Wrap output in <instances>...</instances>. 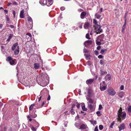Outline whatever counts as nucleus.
Returning a JSON list of instances; mask_svg holds the SVG:
<instances>
[{"mask_svg":"<svg viewBox=\"0 0 131 131\" xmlns=\"http://www.w3.org/2000/svg\"><path fill=\"white\" fill-rule=\"evenodd\" d=\"M49 78L46 74L39 75L37 78V81L40 85L43 87L46 86L49 83Z\"/></svg>","mask_w":131,"mask_h":131,"instance_id":"1","label":"nucleus"},{"mask_svg":"<svg viewBox=\"0 0 131 131\" xmlns=\"http://www.w3.org/2000/svg\"><path fill=\"white\" fill-rule=\"evenodd\" d=\"M121 111H118V118L120 120L122 119V120L124 119L125 118L126 113L125 112H122V110L121 109Z\"/></svg>","mask_w":131,"mask_h":131,"instance_id":"2","label":"nucleus"},{"mask_svg":"<svg viewBox=\"0 0 131 131\" xmlns=\"http://www.w3.org/2000/svg\"><path fill=\"white\" fill-rule=\"evenodd\" d=\"M101 27L99 25H96L95 27V29L96 30V35L98 34H100L103 31L102 29H101Z\"/></svg>","mask_w":131,"mask_h":131,"instance_id":"3","label":"nucleus"},{"mask_svg":"<svg viewBox=\"0 0 131 131\" xmlns=\"http://www.w3.org/2000/svg\"><path fill=\"white\" fill-rule=\"evenodd\" d=\"M107 91L108 93L111 95L114 96L116 94V92L111 87L108 88L107 90Z\"/></svg>","mask_w":131,"mask_h":131,"instance_id":"4","label":"nucleus"},{"mask_svg":"<svg viewBox=\"0 0 131 131\" xmlns=\"http://www.w3.org/2000/svg\"><path fill=\"white\" fill-rule=\"evenodd\" d=\"M7 61L9 62V63L11 65L14 64L15 60L11 57H8L6 59Z\"/></svg>","mask_w":131,"mask_h":131,"instance_id":"5","label":"nucleus"},{"mask_svg":"<svg viewBox=\"0 0 131 131\" xmlns=\"http://www.w3.org/2000/svg\"><path fill=\"white\" fill-rule=\"evenodd\" d=\"M95 80L94 78L93 79H90L87 80L86 81V84L89 85H91L93 83Z\"/></svg>","mask_w":131,"mask_h":131,"instance_id":"6","label":"nucleus"},{"mask_svg":"<svg viewBox=\"0 0 131 131\" xmlns=\"http://www.w3.org/2000/svg\"><path fill=\"white\" fill-rule=\"evenodd\" d=\"M53 0H45V5H46L48 6H50L53 3Z\"/></svg>","mask_w":131,"mask_h":131,"instance_id":"7","label":"nucleus"},{"mask_svg":"<svg viewBox=\"0 0 131 131\" xmlns=\"http://www.w3.org/2000/svg\"><path fill=\"white\" fill-rule=\"evenodd\" d=\"M88 14H87L85 12L83 11L82 12L80 15V17L81 19H83L84 18V17L87 16H88Z\"/></svg>","mask_w":131,"mask_h":131,"instance_id":"8","label":"nucleus"},{"mask_svg":"<svg viewBox=\"0 0 131 131\" xmlns=\"http://www.w3.org/2000/svg\"><path fill=\"white\" fill-rule=\"evenodd\" d=\"M27 20L29 22V24L30 25V27H31L30 28H31L33 26V22L32 19L31 18L30 16H28V17Z\"/></svg>","mask_w":131,"mask_h":131,"instance_id":"9","label":"nucleus"},{"mask_svg":"<svg viewBox=\"0 0 131 131\" xmlns=\"http://www.w3.org/2000/svg\"><path fill=\"white\" fill-rule=\"evenodd\" d=\"M33 124L34 126H35L36 128H38L39 126V123L37 122L35 120L33 119Z\"/></svg>","mask_w":131,"mask_h":131,"instance_id":"10","label":"nucleus"},{"mask_svg":"<svg viewBox=\"0 0 131 131\" xmlns=\"http://www.w3.org/2000/svg\"><path fill=\"white\" fill-rule=\"evenodd\" d=\"M102 83L101 82L100 84V89L101 91H103L105 90L107 88V86H101Z\"/></svg>","mask_w":131,"mask_h":131,"instance_id":"11","label":"nucleus"},{"mask_svg":"<svg viewBox=\"0 0 131 131\" xmlns=\"http://www.w3.org/2000/svg\"><path fill=\"white\" fill-rule=\"evenodd\" d=\"M119 128V131H121V130L124 129L125 128V125L124 123H122L121 124L120 126L118 127Z\"/></svg>","mask_w":131,"mask_h":131,"instance_id":"12","label":"nucleus"},{"mask_svg":"<svg viewBox=\"0 0 131 131\" xmlns=\"http://www.w3.org/2000/svg\"><path fill=\"white\" fill-rule=\"evenodd\" d=\"M44 104V102H43L42 104L40 105L39 104L37 103L35 105H36V107L37 108H39L42 107Z\"/></svg>","mask_w":131,"mask_h":131,"instance_id":"13","label":"nucleus"},{"mask_svg":"<svg viewBox=\"0 0 131 131\" xmlns=\"http://www.w3.org/2000/svg\"><path fill=\"white\" fill-rule=\"evenodd\" d=\"M88 96L89 97H92V90L90 88L88 89Z\"/></svg>","mask_w":131,"mask_h":131,"instance_id":"14","label":"nucleus"},{"mask_svg":"<svg viewBox=\"0 0 131 131\" xmlns=\"http://www.w3.org/2000/svg\"><path fill=\"white\" fill-rule=\"evenodd\" d=\"M18 43L17 42L14 44L12 46L11 48V49L12 50L14 51L16 47L18 45Z\"/></svg>","mask_w":131,"mask_h":131,"instance_id":"15","label":"nucleus"},{"mask_svg":"<svg viewBox=\"0 0 131 131\" xmlns=\"http://www.w3.org/2000/svg\"><path fill=\"white\" fill-rule=\"evenodd\" d=\"M19 46H17V48L15 50L14 52V53L15 54L17 55L18 54L19 52Z\"/></svg>","mask_w":131,"mask_h":131,"instance_id":"16","label":"nucleus"},{"mask_svg":"<svg viewBox=\"0 0 131 131\" xmlns=\"http://www.w3.org/2000/svg\"><path fill=\"white\" fill-rule=\"evenodd\" d=\"M34 68L35 69H38L40 67V64L38 63H35L34 65Z\"/></svg>","mask_w":131,"mask_h":131,"instance_id":"17","label":"nucleus"},{"mask_svg":"<svg viewBox=\"0 0 131 131\" xmlns=\"http://www.w3.org/2000/svg\"><path fill=\"white\" fill-rule=\"evenodd\" d=\"M92 43V41L91 40H87L85 41L84 43V45L85 47H86L87 46L85 44H88V45H89L91 44Z\"/></svg>","mask_w":131,"mask_h":131,"instance_id":"18","label":"nucleus"},{"mask_svg":"<svg viewBox=\"0 0 131 131\" xmlns=\"http://www.w3.org/2000/svg\"><path fill=\"white\" fill-rule=\"evenodd\" d=\"M81 107L82 110L83 111H86L87 110V108H85V106L84 103L81 104Z\"/></svg>","mask_w":131,"mask_h":131,"instance_id":"19","label":"nucleus"},{"mask_svg":"<svg viewBox=\"0 0 131 131\" xmlns=\"http://www.w3.org/2000/svg\"><path fill=\"white\" fill-rule=\"evenodd\" d=\"M13 36V34H9V35L6 41L9 42L10 41V40L12 38Z\"/></svg>","mask_w":131,"mask_h":131,"instance_id":"20","label":"nucleus"},{"mask_svg":"<svg viewBox=\"0 0 131 131\" xmlns=\"http://www.w3.org/2000/svg\"><path fill=\"white\" fill-rule=\"evenodd\" d=\"M36 112L35 110L33 111V112L32 113V114L31 115V117L33 118H35L37 116V115L35 114V112Z\"/></svg>","mask_w":131,"mask_h":131,"instance_id":"21","label":"nucleus"},{"mask_svg":"<svg viewBox=\"0 0 131 131\" xmlns=\"http://www.w3.org/2000/svg\"><path fill=\"white\" fill-rule=\"evenodd\" d=\"M124 92L123 91L120 92L118 94V96L121 98H122L124 96Z\"/></svg>","mask_w":131,"mask_h":131,"instance_id":"22","label":"nucleus"},{"mask_svg":"<svg viewBox=\"0 0 131 131\" xmlns=\"http://www.w3.org/2000/svg\"><path fill=\"white\" fill-rule=\"evenodd\" d=\"M86 99L89 103L93 104L94 102V100L91 98L87 97Z\"/></svg>","mask_w":131,"mask_h":131,"instance_id":"23","label":"nucleus"},{"mask_svg":"<svg viewBox=\"0 0 131 131\" xmlns=\"http://www.w3.org/2000/svg\"><path fill=\"white\" fill-rule=\"evenodd\" d=\"M24 11L23 10H22L20 12V18H24Z\"/></svg>","mask_w":131,"mask_h":131,"instance_id":"24","label":"nucleus"},{"mask_svg":"<svg viewBox=\"0 0 131 131\" xmlns=\"http://www.w3.org/2000/svg\"><path fill=\"white\" fill-rule=\"evenodd\" d=\"M96 44L98 45H100L101 44V42H100V39L99 38H98V37L96 40Z\"/></svg>","mask_w":131,"mask_h":131,"instance_id":"25","label":"nucleus"},{"mask_svg":"<svg viewBox=\"0 0 131 131\" xmlns=\"http://www.w3.org/2000/svg\"><path fill=\"white\" fill-rule=\"evenodd\" d=\"M86 125L84 124H82L80 127V129H81L82 130H84L86 128Z\"/></svg>","mask_w":131,"mask_h":131,"instance_id":"26","label":"nucleus"},{"mask_svg":"<svg viewBox=\"0 0 131 131\" xmlns=\"http://www.w3.org/2000/svg\"><path fill=\"white\" fill-rule=\"evenodd\" d=\"M89 26V23L88 22H86L84 25V27L85 29H87Z\"/></svg>","mask_w":131,"mask_h":131,"instance_id":"27","label":"nucleus"},{"mask_svg":"<svg viewBox=\"0 0 131 131\" xmlns=\"http://www.w3.org/2000/svg\"><path fill=\"white\" fill-rule=\"evenodd\" d=\"M39 3L42 6H44L45 4V1L40 0L39 2Z\"/></svg>","mask_w":131,"mask_h":131,"instance_id":"28","label":"nucleus"},{"mask_svg":"<svg viewBox=\"0 0 131 131\" xmlns=\"http://www.w3.org/2000/svg\"><path fill=\"white\" fill-rule=\"evenodd\" d=\"M100 64L102 65H104L106 64V61L105 60H100Z\"/></svg>","mask_w":131,"mask_h":131,"instance_id":"29","label":"nucleus"},{"mask_svg":"<svg viewBox=\"0 0 131 131\" xmlns=\"http://www.w3.org/2000/svg\"><path fill=\"white\" fill-rule=\"evenodd\" d=\"M95 16L96 17V18L98 19H99L101 16V15L97 13L95 14Z\"/></svg>","mask_w":131,"mask_h":131,"instance_id":"30","label":"nucleus"},{"mask_svg":"<svg viewBox=\"0 0 131 131\" xmlns=\"http://www.w3.org/2000/svg\"><path fill=\"white\" fill-rule=\"evenodd\" d=\"M30 127L31 129L33 131H36V129L37 128H36V127H34V126H30Z\"/></svg>","mask_w":131,"mask_h":131,"instance_id":"31","label":"nucleus"},{"mask_svg":"<svg viewBox=\"0 0 131 131\" xmlns=\"http://www.w3.org/2000/svg\"><path fill=\"white\" fill-rule=\"evenodd\" d=\"M35 105V104H31L29 107V110L31 111L32 110L33 107Z\"/></svg>","mask_w":131,"mask_h":131,"instance_id":"32","label":"nucleus"},{"mask_svg":"<svg viewBox=\"0 0 131 131\" xmlns=\"http://www.w3.org/2000/svg\"><path fill=\"white\" fill-rule=\"evenodd\" d=\"M90 121L91 124H93L94 125V124L96 125L97 124V122L96 121Z\"/></svg>","mask_w":131,"mask_h":131,"instance_id":"33","label":"nucleus"},{"mask_svg":"<svg viewBox=\"0 0 131 131\" xmlns=\"http://www.w3.org/2000/svg\"><path fill=\"white\" fill-rule=\"evenodd\" d=\"M104 34H102L101 35H100L98 37V38H99L100 39H103L104 38Z\"/></svg>","mask_w":131,"mask_h":131,"instance_id":"34","label":"nucleus"},{"mask_svg":"<svg viewBox=\"0 0 131 131\" xmlns=\"http://www.w3.org/2000/svg\"><path fill=\"white\" fill-rule=\"evenodd\" d=\"M105 79L106 80L109 81L111 79V77L110 76L107 75L105 77Z\"/></svg>","mask_w":131,"mask_h":131,"instance_id":"35","label":"nucleus"},{"mask_svg":"<svg viewBox=\"0 0 131 131\" xmlns=\"http://www.w3.org/2000/svg\"><path fill=\"white\" fill-rule=\"evenodd\" d=\"M75 126L77 128L79 129L80 128V124L79 123L76 122L75 124Z\"/></svg>","mask_w":131,"mask_h":131,"instance_id":"36","label":"nucleus"},{"mask_svg":"<svg viewBox=\"0 0 131 131\" xmlns=\"http://www.w3.org/2000/svg\"><path fill=\"white\" fill-rule=\"evenodd\" d=\"M115 123V122L114 121L111 124L110 126V128H113V126L114 124Z\"/></svg>","mask_w":131,"mask_h":131,"instance_id":"37","label":"nucleus"},{"mask_svg":"<svg viewBox=\"0 0 131 131\" xmlns=\"http://www.w3.org/2000/svg\"><path fill=\"white\" fill-rule=\"evenodd\" d=\"M107 51V50L106 49H102L100 52V53L102 54H103L104 53V52L105 51Z\"/></svg>","mask_w":131,"mask_h":131,"instance_id":"38","label":"nucleus"},{"mask_svg":"<svg viewBox=\"0 0 131 131\" xmlns=\"http://www.w3.org/2000/svg\"><path fill=\"white\" fill-rule=\"evenodd\" d=\"M128 13V11L126 12L125 13L124 17V19H127L126 17Z\"/></svg>","mask_w":131,"mask_h":131,"instance_id":"39","label":"nucleus"},{"mask_svg":"<svg viewBox=\"0 0 131 131\" xmlns=\"http://www.w3.org/2000/svg\"><path fill=\"white\" fill-rule=\"evenodd\" d=\"M45 95H46V96H47V93H46V94H45ZM45 95H44H44H41V96L40 97H39V100L38 101H40V100H41V97H42V98L44 97V98H45V97H44V96H45Z\"/></svg>","mask_w":131,"mask_h":131,"instance_id":"40","label":"nucleus"},{"mask_svg":"<svg viewBox=\"0 0 131 131\" xmlns=\"http://www.w3.org/2000/svg\"><path fill=\"white\" fill-rule=\"evenodd\" d=\"M11 2L13 5H18V3L14 1H12Z\"/></svg>","mask_w":131,"mask_h":131,"instance_id":"41","label":"nucleus"},{"mask_svg":"<svg viewBox=\"0 0 131 131\" xmlns=\"http://www.w3.org/2000/svg\"><path fill=\"white\" fill-rule=\"evenodd\" d=\"M86 38L87 39H90V36L89 34L88 33L86 34Z\"/></svg>","mask_w":131,"mask_h":131,"instance_id":"42","label":"nucleus"},{"mask_svg":"<svg viewBox=\"0 0 131 131\" xmlns=\"http://www.w3.org/2000/svg\"><path fill=\"white\" fill-rule=\"evenodd\" d=\"M99 128L100 130H102L103 129V126L102 125H100Z\"/></svg>","mask_w":131,"mask_h":131,"instance_id":"43","label":"nucleus"},{"mask_svg":"<svg viewBox=\"0 0 131 131\" xmlns=\"http://www.w3.org/2000/svg\"><path fill=\"white\" fill-rule=\"evenodd\" d=\"M83 52L85 53H87L88 52V51L85 48L83 49Z\"/></svg>","mask_w":131,"mask_h":131,"instance_id":"44","label":"nucleus"},{"mask_svg":"<svg viewBox=\"0 0 131 131\" xmlns=\"http://www.w3.org/2000/svg\"><path fill=\"white\" fill-rule=\"evenodd\" d=\"M89 109L91 110H93V106L91 104L89 106Z\"/></svg>","mask_w":131,"mask_h":131,"instance_id":"45","label":"nucleus"},{"mask_svg":"<svg viewBox=\"0 0 131 131\" xmlns=\"http://www.w3.org/2000/svg\"><path fill=\"white\" fill-rule=\"evenodd\" d=\"M78 24H81L80 26H79V27L81 29L82 28V24H83V23H81L80 22H79L78 23Z\"/></svg>","mask_w":131,"mask_h":131,"instance_id":"46","label":"nucleus"},{"mask_svg":"<svg viewBox=\"0 0 131 131\" xmlns=\"http://www.w3.org/2000/svg\"><path fill=\"white\" fill-rule=\"evenodd\" d=\"M84 56H85L86 59L90 58L91 57V56L90 55H87L86 54H84Z\"/></svg>","mask_w":131,"mask_h":131,"instance_id":"47","label":"nucleus"},{"mask_svg":"<svg viewBox=\"0 0 131 131\" xmlns=\"http://www.w3.org/2000/svg\"><path fill=\"white\" fill-rule=\"evenodd\" d=\"M93 23L94 24H95V26H96V25H98V24H96L97 21L96 19H93Z\"/></svg>","mask_w":131,"mask_h":131,"instance_id":"48","label":"nucleus"},{"mask_svg":"<svg viewBox=\"0 0 131 131\" xmlns=\"http://www.w3.org/2000/svg\"><path fill=\"white\" fill-rule=\"evenodd\" d=\"M125 28V26H123L122 27V32L123 33L124 32V31Z\"/></svg>","mask_w":131,"mask_h":131,"instance_id":"49","label":"nucleus"},{"mask_svg":"<svg viewBox=\"0 0 131 131\" xmlns=\"http://www.w3.org/2000/svg\"><path fill=\"white\" fill-rule=\"evenodd\" d=\"M26 35H28L30 38H31L32 36L30 33H27L26 34Z\"/></svg>","mask_w":131,"mask_h":131,"instance_id":"50","label":"nucleus"},{"mask_svg":"<svg viewBox=\"0 0 131 131\" xmlns=\"http://www.w3.org/2000/svg\"><path fill=\"white\" fill-rule=\"evenodd\" d=\"M94 131H99V130L98 128V127L97 126H96L95 127V128L94 129Z\"/></svg>","mask_w":131,"mask_h":131,"instance_id":"51","label":"nucleus"},{"mask_svg":"<svg viewBox=\"0 0 131 131\" xmlns=\"http://www.w3.org/2000/svg\"><path fill=\"white\" fill-rule=\"evenodd\" d=\"M128 111L130 112H131V106H130L128 109Z\"/></svg>","mask_w":131,"mask_h":131,"instance_id":"52","label":"nucleus"},{"mask_svg":"<svg viewBox=\"0 0 131 131\" xmlns=\"http://www.w3.org/2000/svg\"><path fill=\"white\" fill-rule=\"evenodd\" d=\"M70 112L72 114H75V112L74 111H73V109L72 108Z\"/></svg>","mask_w":131,"mask_h":131,"instance_id":"53","label":"nucleus"},{"mask_svg":"<svg viewBox=\"0 0 131 131\" xmlns=\"http://www.w3.org/2000/svg\"><path fill=\"white\" fill-rule=\"evenodd\" d=\"M102 108V106L101 105H100L99 106V110H100Z\"/></svg>","mask_w":131,"mask_h":131,"instance_id":"54","label":"nucleus"},{"mask_svg":"<svg viewBox=\"0 0 131 131\" xmlns=\"http://www.w3.org/2000/svg\"><path fill=\"white\" fill-rule=\"evenodd\" d=\"M94 53L96 55H97L98 54V52L96 50L94 51Z\"/></svg>","mask_w":131,"mask_h":131,"instance_id":"55","label":"nucleus"},{"mask_svg":"<svg viewBox=\"0 0 131 131\" xmlns=\"http://www.w3.org/2000/svg\"><path fill=\"white\" fill-rule=\"evenodd\" d=\"M103 56H102V55H101V54H100V55H99L98 56V58H99V59H102V58H103Z\"/></svg>","mask_w":131,"mask_h":131,"instance_id":"56","label":"nucleus"},{"mask_svg":"<svg viewBox=\"0 0 131 131\" xmlns=\"http://www.w3.org/2000/svg\"><path fill=\"white\" fill-rule=\"evenodd\" d=\"M105 74V72L103 71H101V75H103Z\"/></svg>","mask_w":131,"mask_h":131,"instance_id":"57","label":"nucleus"},{"mask_svg":"<svg viewBox=\"0 0 131 131\" xmlns=\"http://www.w3.org/2000/svg\"><path fill=\"white\" fill-rule=\"evenodd\" d=\"M13 17L14 18H15V16L16 12L14 10H13Z\"/></svg>","mask_w":131,"mask_h":131,"instance_id":"58","label":"nucleus"},{"mask_svg":"<svg viewBox=\"0 0 131 131\" xmlns=\"http://www.w3.org/2000/svg\"><path fill=\"white\" fill-rule=\"evenodd\" d=\"M124 86L123 85H122L120 87V89L121 90H123L124 89Z\"/></svg>","mask_w":131,"mask_h":131,"instance_id":"59","label":"nucleus"},{"mask_svg":"<svg viewBox=\"0 0 131 131\" xmlns=\"http://www.w3.org/2000/svg\"><path fill=\"white\" fill-rule=\"evenodd\" d=\"M124 20H125V22H124V23L123 25V26H125V27L126 26V21H127V19H124Z\"/></svg>","mask_w":131,"mask_h":131,"instance_id":"60","label":"nucleus"},{"mask_svg":"<svg viewBox=\"0 0 131 131\" xmlns=\"http://www.w3.org/2000/svg\"><path fill=\"white\" fill-rule=\"evenodd\" d=\"M65 7H62L60 8V9L61 10L63 11L65 9Z\"/></svg>","mask_w":131,"mask_h":131,"instance_id":"61","label":"nucleus"},{"mask_svg":"<svg viewBox=\"0 0 131 131\" xmlns=\"http://www.w3.org/2000/svg\"><path fill=\"white\" fill-rule=\"evenodd\" d=\"M9 27L11 28H15L14 26L12 25H9Z\"/></svg>","mask_w":131,"mask_h":131,"instance_id":"62","label":"nucleus"},{"mask_svg":"<svg viewBox=\"0 0 131 131\" xmlns=\"http://www.w3.org/2000/svg\"><path fill=\"white\" fill-rule=\"evenodd\" d=\"M22 125L23 128L25 129L26 128V126L24 123H23Z\"/></svg>","mask_w":131,"mask_h":131,"instance_id":"63","label":"nucleus"},{"mask_svg":"<svg viewBox=\"0 0 131 131\" xmlns=\"http://www.w3.org/2000/svg\"><path fill=\"white\" fill-rule=\"evenodd\" d=\"M6 18L7 20V21H8L9 20V18L8 16L7 15L6 16Z\"/></svg>","mask_w":131,"mask_h":131,"instance_id":"64","label":"nucleus"}]
</instances>
